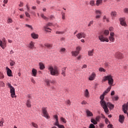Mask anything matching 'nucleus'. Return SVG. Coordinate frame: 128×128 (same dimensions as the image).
<instances>
[{"mask_svg":"<svg viewBox=\"0 0 128 128\" xmlns=\"http://www.w3.org/2000/svg\"><path fill=\"white\" fill-rule=\"evenodd\" d=\"M100 100H101L100 104L102 108L104 110L106 114H108V106H106V102L104 100V96L103 94L100 96Z\"/></svg>","mask_w":128,"mask_h":128,"instance_id":"f257e3e1","label":"nucleus"},{"mask_svg":"<svg viewBox=\"0 0 128 128\" xmlns=\"http://www.w3.org/2000/svg\"><path fill=\"white\" fill-rule=\"evenodd\" d=\"M48 70L50 72V74L52 76H58L60 74V72L58 71V66H50L48 68Z\"/></svg>","mask_w":128,"mask_h":128,"instance_id":"f03ea898","label":"nucleus"},{"mask_svg":"<svg viewBox=\"0 0 128 128\" xmlns=\"http://www.w3.org/2000/svg\"><path fill=\"white\" fill-rule=\"evenodd\" d=\"M106 80H108V84L110 86H112V84H114V79L112 78V76L111 75H108L106 76H104L103 78L102 82H106Z\"/></svg>","mask_w":128,"mask_h":128,"instance_id":"7ed1b4c3","label":"nucleus"},{"mask_svg":"<svg viewBox=\"0 0 128 128\" xmlns=\"http://www.w3.org/2000/svg\"><path fill=\"white\" fill-rule=\"evenodd\" d=\"M7 86H8V88H10V94L12 98H16L14 88L10 82L7 83Z\"/></svg>","mask_w":128,"mask_h":128,"instance_id":"20e7f679","label":"nucleus"},{"mask_svg":"<svg viewBox=\"0 0 128 128\" xmlns=\"http://www.w3.org/2000/svg\"><path fill=\"white\" fill-rule=\"evenodd\" d=\"M42 111L44 118H46L48 120V118H50V116H48V113L46 108L43 107L42 108Z\"/></svg>","mask_w":128,"mask_h":128,"instance_id":"39448f33","label":"nucleus"},{"mask_svg":"<svg viewBox=\"0 0 128 128\" xmlns=\"http://www.w3.org/2000/svg\"><path fill=\"white\" fill-rule=\"evenodd\" d=\"M98 40H100L102 42H108V38L104 37V35L101 34L98 36Z\"/></svg>","mask_w":128,"mask_h":128,"instance_id":"423d86ee","label":"nucleus"},{"mask_svg":"<svg viewBox=\"0 0 128 128\" xmlns=\"http://www.w3.org/2000/svg\"><path fill=\"white\" fill-rule=\"evenodd\" d=\"M95 14H96V16H95V18H96V20H100V18H102V11H100V10H95Z\"/></svg>","mask_w":128,"mask_h":128,"instance_id":"0eeeda50","label":"nucleus"},{"mask_svg":"<svg viewBox=\"0 0 128 128\" xmlns=\"http://www.w3.org/2000/svg\"><path fill=\"white\" fill-rule=\"evenodd\" d=\"M76 36L80 40V38H84L86 36V34L84 33L83 32H81L77 34L76 35Z\"/></svg>","mask_w":128,"mask_h":128,"instance_id":"6e6552de","label":"nucleus"},{"mask_svg":"<svg viewBox=\"0 0 128 128\" xmlns=\"http://www.w3.org/2000/svg\"><path fill=\"white\" fill-rule=\"evenodd\" d=\"M115 58L118 60H120V58H124V56L122 55V54L120 52H117L115 54Z\"/></svg>","mask_w":128,"mask_h":128,"instance_id":"1a4fd4ad","label":"nucleus"},{"mask_svg":"<svg viewBox=\"0 0 128 128\" xmlns=\"http://www.w3.org/2000/svg\"><path fill=\"white\" fill-rule=\"evenodd\" d=\"M120 24L123 26H126V19L124 18H120Z\"/></svg>","mask_w":128,"mask_h":128,"instance_id":"9d476101","label":"nucleus"},{"mask_svg":"<svg viewBox=\"0 0 128 128\" xmlns=\"http://www.w3.org/2000/svg\"><path fill=\"white\" fill-rule=\"evenodd\" d=\"M107 108H108L110 110H114V105L112 104L110 102H108L106 103Z\"/></svg>","mask_w":128,"mask_h":128,"instance_id":"9b49d317","label":"nucleus"},{"mask_svg":"<svg viewBox=\"0 0 128 128\" xmlns=\"http://www.w3.org/2000/svg\"><path fill=\"white\" fill-rule=\"evenodd\" d=\"M6 70H7V76H12V70L8 67L6 68Z\"/></svg>","mask_w":128,"mask_h":128,"instance_id":"f8f14e48","label":"nucleus"},{"mask_svg":"<svg viewBox=\"0 0 128 128\" xmlns=\"http://www.w3.org/2000/svg\"><path fill=\"white\" fill-rule=\"evenodd\" d=\"M0 46L4 50L6 46V42H2L0 40Z\"/></svg>","mask_w":128,"mask_h":128,"instance_id":"ddd939ff","label":"nucleus"},{"mask_svg":"<svg viewBox=\"0 0 128 128\" xmlns=\"http://www.w3.org/2000/svg\"><path fill=\"white\" fill-rule=\"evenodd\" d=\"M28 47V48H30V50H32L33 48H34V42L32 41L30 42Z\"/></svg>","mask_w":128,"mask_h":128,"instance_id":"4468645a","label":"nucleus"},{"mask_svg":"<svg viewBox=\"0 0 128 128\" xmlns=\"http://www.w3.org/2000/svg\"><path fill=\"white\" fill-rule=\"evenodd\" d=\"M86 112L88 118L90 116H94V114H92V112H90V110H86Z\"/></svg>","mask_w":128,"mask_h":128,"instance_id":"2eb2a0df","label":"nucleus"},{"mask_svg":"<svg viewBox=\"0 0 128 128\" xmlns=\"http://www.w3.org/2000/svg\"><path fill=\"white\" fill-rule=\"evenodd\" d=\"M124 120V115H120L119 116V122L121 124H123Z\"/></svg>","mask_w":128,"mask_h":128,"instance_id":"dca6fc26","label":"nucleus"},{"mask_svg":"<svg viewBox=\"0 0 128 128\" xmlns=\"http://www.w3.org/2000/svg\"><path fill=\"white\" fill-rule=\"evenodd\" d=\"M84 97L87 98H90V92H88V90H86L85 92H84Z\"/></svg>","mask_w":128,"mask_h":128,"instance_id":"f3484780","label":"nucleus"},{"mask_svg":"<svg viewBox=\"0 0 128 128\" xmlns=\"http://www.w3.org/2000/svg\"><path fill=\"white\" fill-rule=\"evenodd\" d=\"M96 78V73L92 72L91 76L89 77V80H94Z\"/></svg>","mask_w":128,"mask_h":128,"instance_id":"a211bd4d","label":"nucleus"},{"mask_svg":"<svg viewBox=\"0 0 128 128\" xmlns=\"http://www.w3.org/2000/svg\"><path fill=\"white\" fill-rule=\"evenodd\" d=\"M110 90H112V86H109L107 90L103 92L102 94L106 96V94H108V92L110 91Z\"/></svg>","mask_w":128,"mask_h":128,"instance_id":"6ab92c4d","label":"nucleus"},{"mask_svg":"<svg viewBox=\"0 0 128 128\" xmlns=\"http://www.w3.org/2000/svg\"><path fill=\"white\" fill-rule=\"evenodd\" d=\"M31 36L32 38H34V40L38 38V34H37L34 32L32 33L31 34Z\"/></svg>","mask_w":128,"mask_h":128,"instance_id":"aec40b11","label":"nucleus"},{"mask_svg":"<svg viewBox=\"0 0 128 128\" xmlns=\"http://www.w3.org/2000/svg\"><path fill=\"white\" fill-rule=\"evenodd\" d=\"M66 67H64L62 70V74L64 76H66Z\"/></svg>","mask_w":128,"mask_h":128,"instance_id":"412c9836","label":"nucleus"},{"mask_svg":"<svg viewBox=\"0 0 128 128\" xmlns=\"http://www.w3.org/2000/svg\"><path fill=\"white\" fill-rule=\"evenodd\" d=\"M26 106L28 108L32 107V104L30 103V100L28 99L27 100Z\"/></svg>","mask_w":128,"mask_h":128,"instance_id":"4be33fe9","label":"nucleus"},{"mask_svg":"<svg viewBox=\"0 0 128 128\" xmlns=\"http://www.w3.org/2000/svg\"><path fill=\"white\" fill-rule=\"evenodd\" d=\"M37 73L38 71L36 69L33 68L32 70V76H36Z\"/></svg>","mask_w":128,"mask_h":128,"instance_id":"5701e85b","label":"nucleus"},{"mask_svg":"<svg viewBox=\"0 0 128 128\" xmlns=\"http://www.w3.org/2000/svg\"><path fill=\"white\" fill-rule=\"evenodd\" d=\"M39 66L40 70H44L46 68L44 67V64L41 62L39 63Z\"/></svg>","mask_w":128,"mask_h":128,"instance_id":"b1692460","label":"nucleus"},{"mask_svg":"<svg viewBox=\"0 0 128 128\" xmlns=\"http://www.w3.org/2000/svg\"><path fill=\"white\" fill-rule=\"evenodd\" d=\"M94 50L92 49V50L88 51V56H94Z\"/></svg>","mask_w":128,"mask_h":128,"instance_id":"393cba45","label":"nucleus"},{"mask_svg":"<svg viewBox=\"0 0 128 128\" xmlns=\"http://www.w3.org/2000/svg\"><path fill=\"white\" fill-rule=\"evenodd\" d=\"M44 82H46L48 86H50V80L48 79H46Z\"/></svg>","mask_w":128,"mask_h":128,"instance_id":"a878e982","label":"nucleus"},{"mask_svg":"<svg viewBox=\"0 0 128 128\" xmlns=\"http://www.w3.org/2000/svg\"><path fill=\"white\" fill-rule=\"evenodd\" d=\"M78 52H77L76 51H72V54L73 56H77L78 55Z\"/></svg>","mask_w":128,"mask_h":128,"instance_id":"bb28decb","label":"nucleus"},{"mask_svg":"<svg viewBox=\"0 0 128 128\" xmlns=\"http://www.w3.org/2000/svg\"><path fill=\"white\" fill-rule=\"evenodd\" d=\"M44 46H46V48H52V44L48 43L45 44Z\"/></svg>","mask_w":128,"mask_h":128,"instance_id":"cd10ccee","label":"nucleus"},{"mask_svg":"<svg viewBox=\"0 0 128 128\" xmlns=\"http://www.w3.org/2000/svg\"><path fill=\"white\" fill-rule=\"evenodd\" d=\"M102 4V0H97L96 2V5L98 6L100 4Z\"/></svg>","mask_w":128,"mask_h":128,"instance_id":"c85d7f7f","label":"nucleus"},{"mask_svg":"<svg viewBox=\"0 0 128 128\" xmlns=\"http://www.w3.org/2000/svg\"><path fill=\"white\" fill-rule=\"evenodd\" d=\"M40 16L45 20H48V18L44 14H41Z\"/></svg>","mask_w":128,"mask_h":128,"instance_id":"c756f323","label":"nucleus"},{"mask_svg":"<svg viewBox=\"0 0 128 128\" xmlns=\"http://www.w3.org/2000/svg\"><path fill=\"white\" fill-rule=\"evenodd\" d=\"M44 29L46 32H48V30H52V29L50 28H48V26L46 24L44 26Z\"/></svg>","mask_w":128,"mask_h":128,"instance_id":"7c9ffc66","label":"nucleus"},{"mask_svg":"<svg viewBox=\"0 0 128 128\" xmlns=\"http://www.w3.org/2000/svg\"><path fill=\"white\" fill-rule=\"evenodd\" d=\"M90 122L94 124H98V122L94 118H91Z\"/></svg>","mask_w":128,"mask_h":128,"instance_id":"2f4dec72","label":"nucleus"},{"mask_svg":"<svg viewBox=\"0 0 128 128\" xmlns=\"http://www.w3.org/2000/svg\"><path fill=\"white\" fill-rule=\"evenodd\" d=\"M66 48H61L59 52L60 54H64V52H66Z\"/></svg>","mask_w":128,"mask_h":128,"instance_id":"473e14b6","label":"nucleus"},{"mask_svg":"<svg viewBox=\"0 0 128 128\" xmlns=\"http://www.w3.org/2000/svg\"><path fill=\"white\" fill-rule=\"evenodd\" d=\"M106 20L107 22H110V20L108 19V18H106V16H103V21L104 22H106Z\"/></svg>","mask_w":128,"mask_h":128,"instance_id":"72a5a7b5","label":"nucleus"},{"mask_svg":"<svg viewBox=\"0 0 128 128\" xmlns=\"http://www.w3.org/2000/svg\"><path fill=\"white\" fill-rule=\"evenodd\" d=\"M25 26L26 28H30V30H34V28H32V25H30V24H26Z\"/></svg>","mask_w":128,"mask_h":128,"instance_id":"f704fd0d","label":"nucleus"},{"mask_svg":"<svg viewBox=\"0 0 128 128\" xmlns=\"http://www.w3.org/2000/svg\"><path fill=\"white\" fill-rule=\"evenodd\" d=\"M90 4L91 6H94L96 4H94V0H90Z\"/></svg>","mask_w":128,"mask_h":128,"instance_id":"c9c22d12","label":"nucleus"},{"mask_svg":"<svg viewBox=\"0 0 128 128\" xmlns=\"http://www.w3.org/2000/svg\"><path fill=\"white\" fill-rule=\"evenodd\" d=\"M81 50H82V48H80V46H78L76 48V52L78 54H80V52Z\"/></svg>","mask_w":128,"mask_h":128,"instance_id":"e433bc0d","label":"nucleus"},{"mask_svg":"<svg viewBox=\"0 0 128 128\" xmlns=\"http://www.w3.org/2000/svg\"><path fill=\"white\" fill-rule=\"evenodd\" d=\"M60 120L62 122H64V124H66V118H64L63 117H60Z\"/></svg>","mask_w":128,"mask_h":128,"instance_id":"4c0bfd02","label":"nucleus"},{"mask_svg":"<svg viewBox=\"0 0 128 128\" xmlns=\"http://www.w3.org/2000/svg\"><path fill=\"white\" fill-rule=\"evenodd\" d=\"M104 34V36H108V34H110V31H108V30H105Z\"/></svg>","mask_w":128,"mask_h":128,"instance_id":"58836bf2","label":"nucleus"},{"mask_svg":"<svg viewBox=\"0 0 128 128\" xmlns=\"http://www.w3.org/2000/svg\"><path fill=\"white\" fill-rule=\"evenodd\" d=\"M66 106H70V104H72V102H70V100H67L66 101Z\"/></svg>","mask_w":128,"mask_h":128,"instance_id":"ea45409f","label":"nucleus"},{"mask_svg":"<svg viewBox=\"0 0 128 128\" xmlns=\"http://www.w3.org/2000/svg\"><path fill=\"white\" fill-rule=\"evenodd\" d=\"M32 126H34V128H38V126L36 124V123H34V122H32Z\"/></svg>","mask_w":128,"mask_h":128,"instance_id":"a19ab883","label":"nucleus"},{"mask_svg":"<svg viewBox=\"0 0 128 128\" xmlns=\"http://www.w3.org/2000/svg\"><path fill=\"white\" fill-rule=\"evenodd\" d=\"M56 34H64V31H62V32H60V31H56Z\"/></svg>","mask_w":128,"mask_h":128,"instance_id":"79ce46f5","label":"nucleus"},{"mask_svg":"<svg viewBox=\"0 0 128 128\" xmlns=\"http://www.w3.org/2000/svg\"><path fill=\"white\" fill-rule=\"evenodd\" d=\"M109 40L110 42H114V38L112 36H110Z\"/></svg>","mask_w":128,"mask_h":128,"instance_id":"37998d69","label":"nucleus"},{"mask_svg":"<svg viewBox=\"0 0 128 128\" xmlns=\"http://www.w3.org/2000/svg\"><path fill=\"white\" fill-rule=\"evenodd\" d=\"M112 16H116V12H111Z\"/></svg>","mask_w":128,"mask_h":128,"instance_id":"c03bdc74","label":"nucleus"},{"mask_svg":"<svg viewBox=\"0 0 128 128\" xmlns=\"http://www.w3.org/2000/svg\"><path fill=\"white\" fill-rule=\"evenodd\" d=\"M99 72H106V70L102 68H100L98 70Z\"/></svg>","mask_w":128,"mask_h":128,"instance_id":"a18cd8bd","label":"nucleus"},{"mask_svg":"<svg viewBox=\"0 0 128 128\" xmlns=\"http://www.w3.org/2000/svg\"><path fill=\"white\" fill-rule=\"evenodd\" d=\"M113 100H118V96H114L112 98Z\"/></svg>","mask_w":128,"mask_h":128,"instance_id":"49530a36","label":"nucleus"},{"mask_svg":"<svg viewBox=\"0 0 128 128\" xmlns=\"http://www.w3.org/2000/svg\"><path fill=\"white\" fill-rule=\"evenodd\" d=\"M14 64H16V62L12 60L10 62V66H14Z\"/></svg>","mask_w":128,"mask_h":128,"instance_id":"de8ad7c7","label":"nucleus"},{"mask_svg":"<svg viewBox=\"0 0 128 128\" xmlns=\"http://www.w3.org/2000/svg\"><path fill=\"white\" fill-rule=\"evenodd\" d=\"M7 22L8 24H12V18H8L7 20Z\"/></svg>","mask_w":128,"mask_h":128,"instance_id":"09e8293b","label":"nucleus"},{"mask_svg":"<svg viewBox=\"0 0 128 128\" xmlns=\"http://www.w3.org/2000/svg\"><path fill=\"white\" fill-rule=\"evenodd\" d=\"M25 14L27 18H30V15L28 12H25Z\"/></svg>","mask_w":128,"mask_h":128,"instance_id":"8fccbe9b","label":"nucleus"},{"mask_svg":"<svg viewBox=\"0 0 128 128\" xmlns=\"http://www.w3.org/2000/svg\"><path fill=\"white\" fill-rule=\"evenodd\" d=\"M55 126H58V128L60 126L58 124V120H56V122H55Z\"/></svg>","mask_w":128,"mask_h":128,"instance_id":"3c124183","label":"nucleus"},{"mask_svg":"<svg viewBox=\"0 0 128 128\" xmlns=\"http://www.w3.org/2000/svg\"><path fill=\"white\" fill-rule=\"evenodd\" d=\"M46 25H47L48 26H54V24L50 23V22H49V23L46 24Z\"/></svg>","mask_w":128,"mask_h":128,"instance_id":"603ef678","label":"nucleus"},{"mask_svg":"<svg viewBox=\"0 0 128 128\" xmlns=\"http://www.w3.org/2000/svg\"><path fill=\"white\" fill-rule=\"evenodd\" d=\"M89 128H96V126H94V124H90V125L89 126Z\"/></svg>","mask_w":128,"mask_h":128,"instance_id":"864d4df0","label":"nucleus"},{"mask_svg":"<svg viewBox=\"0 0 128 128\" xmlns=\"http://www.w3.org/2000/svg\"><path fill=\"white\" fill-rule=\"evenodd\" d=\"M124 12H125V14H128V8H125L124 10Z\"/></svg>","mask_w":128,"mask_h":128,"instance_id":"5fc2aeb1","label":"nucleus"},{"mask_svg":"<svg viewBox=\"0 0 128 128\" xmlns=\"http://www.w3.org/2000/svg\"><path fill=\"white\" fill-rule=\"evenodd\" d=\"M100 118V116H97L96 118V120H96L97 122H99Z\"/></svg>","mask_w":128,"mask_h":128,"instance_id":"6e6d98bb","label":"nucleus"},{"mask_svg":"<svg viewBox=\"0 0 128 128\" xmlns=\"http://www.w3.org/2000/svg\"><path fill=\"white\" fill-rule=\"evenodd\" d=\"M105 122L106 124H110V120H108V118L105 120Z\"/></svg>","mask_w":128,"mask_h":128,"instance_id":"4d7b16f0","label":"nucleus"},{"mask_svg":"<svg viewBox=\"0 0 128 128\" xmlns=\"http://www.w3.org/2000/svg\"><path fill=\"white\" fill-rule=\"evenodd\" d=\"M62 20H64V12H62Z\"/></svg>","mask_w":128,"mask_h":128,"instance_id":"13d9d810","label":"nucleus"},{"mask_svg":"<svg viewBox=\"0 0 128 128\" xmlns=\"http://www.w3.org/2000/svg\"><path fill=\"white\" fill-rule=\"evenodd\" d=\"M99 126L100 128H104V125L102 124H100L99 125Z\"/></svg>","mask_w":128,"mask_h":128,"instance_id":"bf43d9fd","label":"nucleus"},{"mask_svg":"<svg viewBox=\"0 0 128 128\" xmlns=\"http://www.w3.org/2000/svg\"><path fill=\"white\" fill-rule=\"evenodd\" d=\"M110 36L114 37V32H110Z\"/></svg>","mask_w":128,"mask_h":128,"instance_id":"052dcab7","label":"nucleus"},{"mask_svg":"<svg viewBox=\"0 0 128 128\" xmlns=\"http://www.w3.org/2000/svg\"><path fill=\"white\" fill-rule=\"evenodd\" d=\"M26 8H27V11H28V12H30V6H28V4H26Z\"/></svg>","mask_w":128,"mask_h":128,"instance_id":"680f3d73","label":"nucleus"},{"mask_svg":"<svg viewBox=\"0 0 128 128\" xmlns=\"http://www.w3.org/2000/svg\"><path fill=\"white\" fill-rule=\"evenodd\" d=\"M82 104H88V102H86L85 100H83L82 102Z\"/></svg>","mask_w":128,"mask_h":128,"instance_id":"e2e57ef3","label":"nucleus"},{"mask_svg":"<svg viewBox=\"0 0 128 128\" xmlns=\"http://www.w3.org/2000/svg\"><path fill=\"white\" fill-rule=\"evenodd\" d=\"M4 78V76L2 74V73H0V78Z\"/></svg>","mask_w":128,"mask_h":128,"instance_id":"0e129e2a","label":"nucleus"},{"mask_svg":"<svg viewBox=\"0 0 128 128\" xmlns=\"http://www.w3.org/2000/svg\"><path fill=\"white\" fill-rule=\"evenodd\" d=\"M19 6L22 7V6H24V2H20V4H19Z\"/></svg>","mask_w":128,"mask_h":128,"instance_id":"69168bd1","label":"nucleus"},{"mask_svg":"<svg viewBox=\"0 0 128 128\" xmlns=\"http://www.w3.org/2000/svg\"><path fill=\"white\" fill-rule=\"evenodd\" d=\"M109 30H110V32H114V28H112V27H110V28H109Z\"/></svg>","mask_w":128,"mask_h":128,"instance_id":"338daca9","label":"nucleus"},{"mask_svg":"<svg viewBox=\"0 0 128 128\" xmlns=\"http://www.w3.org/2000/svg\"><path fill=\"white\" fill-rule=\"evenodd\" d=\"M58 128H65L64 125H60Z\"/></svg>","mask_w":128,"mask_h":128,"instance_id":"774afa93","label":"nucleus"}]
</instances>
